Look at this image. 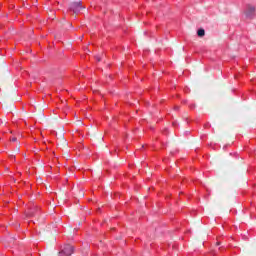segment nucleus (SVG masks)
<instances>
[{
    "mask_svg": "<svg viewBox=\"0 0 256 256\" xmlns=\"http://www.w3.org/2000/svg\"><path fill=\"white\" fill-rule=\"evenodd\" d=\"M189 109H195V103L191 102L189 105Z\"/></svg>",
    "mask_w": 256,
    "mask_h": 256,
    "instance_id": "nucleus-6",
    "label": "nucleus"
},
{
    "mask_svg": "<svg viewBox=\"0 0 256 256\" xmlns=\"http://www.w3.org/2000/svg\"><path fill=\"white\" fill-rule=\"evenodd\" d=\"M96 59H97V61H101V58H99V57H97Z\"/></svg>",
    "mask_w": 256,
    "mask_h": 256,
    "instance_id": "nucleus-9",
    "label": "nucleus"
},
{
    "mask_svg": "<svg viewBox=\"0 0 256 256\" xmlns=\"http://www.w3.org/2000/svg\"><path fill=\"white\" fill-rule=\"evenodd\" d=\"M10 141H12L13 143H15V141H17V138L13 137L10 139Z\"/></svg>",
    "mask_w": 256,
    "mask_h": 256,
    "instance_id": "nucleus-8",
    "label": "nucleus"
},
{
    "mask_svg": "<svg viewBox=\"0 0 256 256\" xmlns=\"http://www.w3.org/2000/svg\"><path fill=\"white\" fill-rule=\"evenodd\" d=\"M217 245H220V243H219V242H217Z\"/></svg>",
    "mask_w": 256,
    "mask_h": 256,
    "instance_id": "nucleus-10",
    "label": "nucleus"
},
{
    "mask_svg": "<svg viewBox=\"0 0 256 256\" xmlns=\"http://www.w3.org/2000/svg\"><path fill=\"white\" fill-rule=\"evenodd\" d=\"M253 15H255V7L250 6V5L247 6V9H246V16L251 19V17H253Z\"/></svg>",
    "mask_w": 256,
    "mask_h": 256,
    "instance_id": "nucleus-4",
    "label": "nucleus"
},
{
    "mask_svg": "<svg viewBox=\"0 0 256 256\" xmlns=\"http://www.w3.org/2000/svg\"><path fill=\"white\" fill-rule=\"evenodd\" d=\"M197 35L198 37H205V30L203 28L198 29Z\"/></svg>",
    "mask_w": 256,
    "mask_h": 256,
    "instance_id": "nucleus-5",
    "label": "nucleus"
},
{
    "mask_svg": "<svg viewBox=\"0 0 256 256\" xmlns=\"http://www.w3.org/2000/svg\"><path fill=\"white\" fill-rule=\"evenodd\" d=\"M209 127H211V124H209V123L204 124L205 129H209Z\"/></svg>",
    "mask_w": 256,
    "mask_h": 256,
    "instance_id": "nucleus-7",
    "label": "nucleus"
},
{
    "mask_svg": "<svg viewBox=\"0 0 256 256\" xmlns=\"http://www.w3.org/2000/svg\"><path fill=\"white\" fill-rule=\"evenodd\" d=\"M75 251V248H73L70 244H65L61 247L60 251L58 252V256H71L73 255V252Z\"/></svg>",
    "mask_w": 256,
    "mask_h": 256,
    "instance_id": "nucleus-1",
    "label": "nucleus"
},
{
    "mask_svg": "<svg viewBox=\"0 0 256 256\" xmlns=\"http://www.w3.org/2000/svg\"><path fill=\"white\" fill-rule=\"evenodd\" d=\"M39 207L35 204H33L29 210L26 212V216L31 218V217H35V215H39Z\"/></svg>",
    "mask_w": 256,
    "mask_h": 256,
    "instance_id": "nucleus-2",
    "label": "nucleus"
},
{
    "mask_svg": "<svg viewBox=\"0 0 256 256\" xmlns=\"http://www.w3.org/2000/svg\"><path fill=\"white\" fill-rule=\"evenodd\" d=\"M81 9H85V7H83L81 2H73L70 5L69 11H73L74 13H80Z\"/></svg>",
    "mask_w": 256,
    "mask_h": 256,
    "instance_id": "nucleus-3",
    "label": "nucleus"
}]
</instances>
